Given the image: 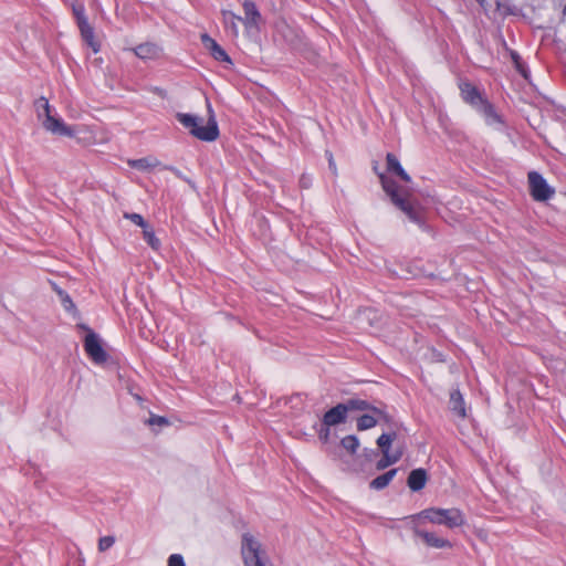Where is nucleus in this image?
<instances>
[{
    "label": "nucleus",
    "mask_w": 566,
    "mask_h": 566,
    "mask_svg": "<svg viewBox=\"0 0 566 566\" xmlns=\"http://www.w3.org/2000/svg\"><path fill=\"white\" fill-rule=\"evenodd\" d=\"M381 185L392 203L405 212L412 222L419 223L421 221L420 211L410 200L411 192L409 188L399 187L396 181L384 176H381Z\"/></svg>",
    "instance_id": "nucleus-1"
},
{
    "label": "nucleus",
    "mask_w": 566,
    "mask_h": 566,
    "mask_svg": "<svg viewBox=\"0 0 566 566\" xmlns=\"http://www.w3.org/2000/svg\"><path fill=\"white\" fill-rule=\"evenodd\" d=\"M241 557L243 566H274L263 544L250 533L242 535Z\"/></svg>",
    "instance_id": "nucleus-2"
},
{
    "label": "nucleus",
    "mask_w": 566,
    "mask_h": 566,
    "mask_svg": "<svg viewBox=\"0 0 566 566\" xmlns=\"http://www.w3.org/2000/svg\"><path fill=\"white\" fill-rule=\"evenodd\" d=\"M418 516L431 524L443 525L448 528L461 527L467 522L464 513L458 507H429L421 511Z\"/></svg>",
    "instance_id": "nucleus-3"
},
{
    "label": "nucleus",
    "mask_w": 566,
    "mask_h": 566,
    "mask_svg": "<svg viewBox=\"0 0 566 566\" xmlns=\"http://www.w3.org/2000/svg\"><path fill=\"white\" fill-rule=\"evenodd\" d=\"M35 109L39 119L48 132L66 137L75 136L76 130L74 127L66 125L60 117L52 115L51 106L45 97H40L35 101Z\"/></svg>",
    "instance_id": "nucleus-4"
},
{
    "label": "nucleus",
    "mask_w": 566,
    "mask_h": 566,
    "mask_svg": "<svg viewBox=\"0 0 566 566\" xmlns=\"http://www.w3.org/2000/svg\"><path fill=\"white\" fill-rule=\"evenodd\" d=\"M177 119L200 140L212 142L219 136L218 125L213 117H210L206 125H200L201 119L197 116L185 113H178Z\"/></svg>",
    "instance_id": "nucleus-5"
},
{
    "label": "nucleus",
    "mask_w": 566,
    "mask_h": 566,
    "mask_svg": "<svg viewBox=\"0 0 566 566\" xmlns=\"http://www.w3.org/2000/svg\"><path fill=\"white\" fill-rule=\"evenodd\" d=\"M528 185L531 195L536 201H546L552 198L555 192L543 176L536 171L528 174Z\"/></svg>",
    "instance_id": "nucleus-6"
},
{
    "label": "nucleus",
    "mask_w": 566,
    "mask_h": 566,
    "mask_svg": "<svg viewBox=\"0 0 566 566\" xmlns=\"http://www.w3.org/2000/svg\"><path fill=\"white\" fill-rule=\"evenodd\" d=\"M84 348L88 357L95 364H103L106 361L107 354L104 350L97 334L94 332L88 331L84 339Z\"/></svg>",
    "instance_id": "nucleus-7"
},
{
    "label": "nucleus",
    "mask_w": 566,
    "mask_h": 566,
    "mask_svg": "<svg viewBox=\"0 0 566 566\" xmlns=\"http://www.w3.org/2000/svg\"><path fill=\"white\" fill-rule=\"evenodd\" d=\"M243 10H244V19H242V22L247 29V31L256 30L259 31L260 24L262 23V15L260 11L258 10L254 2L245 0L243 2Z\"/></svg>",
    "instance_id": "nucleus-8"
},
{
    "label": "nucleus",
    "mask_w": 566,
    "mask_h": 566,
    "mask_svg": "<svg viewBox=\"0 0 566 566\" xmlns=\"http://www.w3.org/2000/svg\"><path fill=\"white\" fill-rule=\"evenodd\" d=\"M415 535L420 537L424 544L433 548H450L452 544L449 539L438 536L433 532H427L416 528Z\"/></svg>",
    "instance_id": "nucleus-9"
},
{
    "label": "nucleus",
    "mask_w": 566,
    "mask_h": 566,
    "mask_svg": "<svg viewBox=\"0 0 566 566\" xmlns=\"http://www.w3.org/2000/svg\"><path fill=\"white\" fill-rule=\"evenodd\" d=\"M348 412V407L344 403H338L334 408L329 409L323 417V424L325 427H332L345 422Z\"/></svg>",
    "instance_id": "nucleus-10"
},
{
    "label": "nucleus",
    "mask_w": 566,
    "mask_h": 566,
    "mask_svg": "<svg viewBox=\"0 0 566 566\" xmlns=\"http://www.w3.org/2000/svg\"><path fill=\"white\" fill-rule=\"evenodd\" d=\"M370 410L373 411V415H363L361 417L358 418V430H367L374 428L380 420L388 421V417L382 410L375 407H373Z\"/></svg>",
    "instance_id": "nucleus-11"
},
{
    "label": "nucleus",
    "mask_w": 566,
    "mask_h": 566,
    "mask_svg": "<svg viewBox=\"0 0 566 566\" xmlns=\"http://www.w3.org/2000/svg\"><path fill=\"white\" fill-rule=\"evenodd\" d=\"M462 98L478 108L485 99L481 96L480 92L471 83H463L460 85Z\"/></svg>",
    "instance_id": "nucleus-12"
},
{
    "label": "nucleus",
    "mask_w": 566,
    "mask_h": 566,
    "mask_svg": "<svg viewBox=\"0 0 566 566\" xmlns=\"http://www.w3.org/2000/svg\"><path fill=\"white\" fill-rule=\"evenodd\" d=\"M476 111L484 117V120L490 126H499L502 125L501 116L495 112L494 107L488 102L484 101Z\"/></svg>",
    "instance_id": "nucleus-13"
},
{
    "label": "nucleus",
    "mask_w": 566,
    "mask_h": 566,
    "mask_svg": "<svg viewBox=\"0 0 566 566\" xmlns=\"http://www.w3.org/2000/svg\"><path fill=\"white\" fill-rule=\"evenodd\" d=\"M135 54L143 60H155L161 55V49L154 43H143L134 49Z\"/></svg>",
    "instance_id": "nucleus-14"
},
{
    "label": "nucleus",
    "mask_w": 566,
    "mask_h": 566,
    "mask_svg": "<svg viewBox=\"0 0 566 566\" xmlns=\"http://www.w3.org/2000/svg\"><path fill=\"white\" fill-rule=\"evenodd\" d=\"M80 28V31H81V35L82 38L84 39V41L87 43V45L92 49V51L94 53H97L99 52L101 50V45L99 43L95 40V36H94V30L93 28L90 25L88 21L87 20H83L81 21V27Z\"/></svg>",
    "instance_id": "nucleus-15"
},
{
    "label": "nucleus",
    "mask_w": 566,
    "mask_h": 566,
    "mask_svg": "<svg viewBox=\"0 0 566 566\" xmlns=\"http://www.w3.org/2000/svg\"><path fill=\"white\" fill-rule=\"evenodd\" d=\"M201 40H202L205 46L210 50L211 55L217 61L230 62V59H229L228 54L226 53V51L213 39H211L208 34H203L201 36Z\"/></svg>",
    "instance_id": "nucleus-16"
},
{
    "label": "nucleus",
    "mask_w": 566,
    "mask_h": 566,
    "mask_svg": "<svg viewBox=\"0 0 566 566\" xmlns=\"http://www.w3.org/2000/svg\"><path fill=\"white\" fill-rule=\"evenodd\" d=\"M427 482V472L423 469H416L409 473L407 484L412 491H420Z\"/></svg>",
    "instance_id": "nucleus-17"
},
{
    "label": "nucleus",
    "mask_w": 566,
    "mask_h": 566,
    "mask_svg": "<svg viewBox=\"0 0 566 566\" xmlns=\"http://www.w3.org/2000/svg\"><path fill=\"white\" fill-rule=\"evenodd\" d=\"M127 164L137 170L149 171L160 165L159 160L155 157H144L139 159H128Z\"/></svg>",
    "instance_id": "nucleus-18"
},
{
    "label": "nucleus",
    "mask_w": 566,
    "mask_h": 566,
    "mask_svg": "<svg viewBox=\"0 0 566 566\" xmlns=\"http://www.w3.org/2000/svg\"><path fill=\"white\" fill-rule=\"evenodd\" d=\"M386 161H387V168L389 171L396 174L405 182L411 181L410 176L405 171V169L401 167L398 158L394 154H387Z\"/></svg>",
    "instance_id": "nucleus-19"
},
{
    "label": "nucleus",
    "mask_w": 566,
    "mask_h": 566,
    "mask_svg": "<svg viewBox=\"0 0 566 566\" xmlns=\"http://www.w3.org/2000/svg\"><path fill=\"white\" fill-rule=\"evenodd\" d=\"M450 409L459 417L464 418L467 416L464 400L461 392L455 389L450 394Z\"/></svg>",
    "instance_id": "nucleus-20"
},
{
    "label": "nucleus",
    "mask_w": 566,
    "mask_h": 566,
    "mask_svg": "<svg viewBox=\"0 0 566 566\" xmlns=\"http://www.w3.org/2000/svg\"><path fill=\"white\" fill-rule=\"evenodd\" d=\"M222 18H223V23H224L226 28L231 30V32L234 36H238L239 35L238 22H242V18L234 14L232 11H229V10L222 11Z\"/></svg>",
    "instance_id": "nucleus-21"
},
{
    "label": "nucleus",
    "mask_w": 566,
    "mask_h": 566,
    "mask_svg": "<svg viewBox=\"0 0 566 566\" xmlns=\"http://www.w3.org/2000/svg\"><path fill=\"white\" fill-rule=\"evenodd\" d=\"M396 474H397V469H391V470L387 471L386 473L375 478L370 482V488L375 489V490L385 489L391 482V480L395 478Z\"/></svg>",
    "instance_id": "nucleus-22"
},
{
    "label": "nucleus",
    "mask_w": 566,
    "mask_h": 566,
    "mask_svg": "<svg viewBox=\"0 0 566 566\" xmlns=\"http://www.w3.org/2000/svg\"><path fill=\"white\" fill-rule=\"evenodd\" d=\"M401 455L402 451L386 452L385 454H382V458L377 462L376 468L378 470H384L389 465L398 462Z\"/></svg>",
    "instance_id": "nucleus-23"
},
{
    "label": "nucleus",
    "mask_w": 566,
    "mask_h": 566,
    "mask_svg": "<svg viewBox=\"0 0 566 566\" xmlns=\"http://www.w3.org/2000/svg\"><path fill=\"white\" fill-rule=\"evenodd\" d=\"M396 437V433H382L377 439V444L379 449L381 450L382 454L386 452H390V446Z\"/></svg>",
    "instance_id": "nucleus-24"
},
{
    "label": "nucleus",
    "mask_w": 566,
    "mask_h": 566,
    "mask_svg": "<svg viewBox=\"0 0 566 566\" xmlns=\"http://www.w3.org/2000/svg\"><path fill=\"white\" fill-rule=\"evenodd\" d=\"M340 443L350 453H355L359 447V440L356 436H346L342 439Z\"/></svg>",
    "instance_id": "nucleus-25"
},
{
    "label": "nucleus",
    "mask_w": 566,
    "mask_h": 566,
    "mask_svg": "<svg viewBox=\"0 0 566 566\" xmlns=\"http://www.w3.org/2000/svg\"><path fill=\"white\" fill-rule=\"evenodd\" d=\"M143 235L145 241L154 249L158 250L160 247V241L156 238L155 232L147 226L143 229Z\"/></svg>",
    "instance_id": "nucleus-26"
},
{
    "label": "nucleus",
    "mask_w": 566,
    "mask_h": 566,
    "mask_svg": "<svg viewBox=\"0 0 566 566\" xmlns=\"http://www.w3.org/2000/svg\"><path fill=\"white\" fill-rule=\"evenodd\" d=\"M349 410H368L371 409L365 400L352 399L347 403H344Z\"/></svg>",
    "instance_id": "nucleus-27"
},
{
    "label": "nucleus",
    "mask_w": 566,
    "mask_h": 566,
    "mask_svg": "<svg viewBox=\"0 0 566 566\" xmlns=\"http://www.w3.org/2000/svg\"><path fill=\"white\" fill-rule=\"evenodd\" d=\"M124 218L127 220H130L133 223H135L136 226H138L143 229H145L148 226L147 222L145 221V219L143 218V216L139 213L125 212Z\"/></svg>",
    "instance_id": "nucleus-28"
},
{
    "label": "nucleus",
    "mask_w": 566,
    "mask_h": 566,
    "mask_svg": "<svg viewBox=\"0 0 566 566\" xmlns=\"http://www.w3.org/2000/svg\"><path fill=\"white\" fill-rule=\"evenodd\" d=\"M115 543V538L113 536H104L98 541V549L99 552H105L111 548Z\"/></svg>",
    "instance_id": "nucleus-29"
},
{
    "label": "nucleus",
    "mask_w": 566,
    "mask_h": 566,
    "mask_svg": "<svg viewBox=\"0 0 566 566\" xmlns=\"http://www.w3.org/2000/svg\"><path fill=\"white\" fill-rule=\"evenodd\" d=\"M168 566H185L182 556L179 554H172L168 558Z\"/></svg>",
    "instance_id": "nucleus-30"
},
{
    "label": "nucleus",
    "mask_w": 566,
    "mask_h": 566,
    "mask_svg": "<svg viewBox=\"0 0 566 566\" xmlns=\"http://www.w3.org/2000/svg\"><path fill=\"white\" fill-rule=\"evenodd\" d=\"M73 12L76 17L77 25L81 27L82 19L87 20L85 17V13H84V7L83 6L74 7Z\"/></svg>",
    "instance_id": "nucleus-31"
},
{
    "label": "nucleus",
    "mask_w": 566,
    "mask_h": 566,
    "mask_svg": "<svg viewBox=\"0 0 566 566\" xmlns=\"http://www.w3.org/2000/svg\"><path fill=\"white\" fill-rule=\"evenodd\" d=\"M148 423L150 426H166L168 424V420L164 417H160V416H151L149 419H148Z\"/></svg>",
    "instance_id": "nucleus-32"
},
{
    "label": "nucleus",
    "mask_w": 566,
    "mask_h": 566,
    "mask_svg": "<svg viewBox=\"0 0 566 566\" xmlns=\"http://www.w3.org/2000/svg\"><path fill=\"white\" fill-rule=\"evenodd\" d=\"M61 297H62V302L64 304V307L66 310H70L72 307H74V304L72 302V300L70 298V296L67 294H63L62 292L60 293Z\"/></svg>",
    "instance_id": "nucleus-33"
},
{
    "label": "nucleus",
    "mask_w": 566,
    "mask_h": 566,
    "mask_svg": "<svg viewBox=\"0 0 566 566\" xmlns=\"http://www.w3.org/2000/svg\"><path fill=\"white\" fill-rule=\"evenodd\" d=\"M327 155H328V166H329V169L336 176L337 175V168H336V164L334 161L333 155L331 153H327Z\"/></svg>",
    "instance_id": "nucleus-34"
},
{
    "label": "nucleus",
    "mask_w": 566,
    "mask_h": 566,
    "mask_svg": "<svg viewBox=\"0 0 566 566\" xmlns=\"http://www.w3.org/2000/svg\"><path fill=\"white\" fill-rule=\"evenodd\" d=\"M329 437V427H325L319 431V438L323 441H327Z\"/></svg>",
    "instance_id": "nucleus-35"
},
{
    "label": "nucleus",
    "mask_w": 566,
    "mask_h": 566,
    "mask_svg": "<svg viewBox=\"0 0 566 566\" xmlns=\"http://www.w3.org/2000/svg\"><path fill=\"white\" fill-rule=\"evenodd\" d=\"M301 182L304 187H307V179L305 177H302Z\"/></svg>",
    "instance_id": "nucleus-36"
},
{
    "label": "nucleus",
    "mask_w": 566,
    "mask_h": 566,
    "mask_svg": "<svg viewBox=\"0 0 566 566\" xmlns=\"http://www.w3.org/2000/svg\"><path fill=\"white\" fill-rule=\"evenodd\" d=\"M154 92H155V93H157V94H159V95H163V90H161V88L156 87V88L154 90Z\"/></svg>",
    "instance_id": "nucleus-37"
},
{
    "label": "nucleus",
    "mask_w": 566,
    "mask_h": 566,
    "mask_svg": "<svg viewBox=\"0 0 566 566\" xmlns=\"http://www.w3.org/2000/svg\"><path fill=\"white\" fill-rule=\"evenodd\" d=\"M478 2H480L481 4L485 1V0H476Z\"/></svg>",
    "instance_id": "nucleus-38"
}]
</instances>
